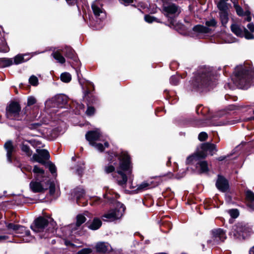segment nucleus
<instances>
[{"mask_svg":"<svg viewBox=\"0 0 254 254\" xmlns=\"http://www.w3.org/2000/svg\"><path fill=\"white\" fill-rule=\"evenodd\" d=\"M201 149L202 150L198 152L197 153L201 154L202 152H204L206 154V152L209 151L211 155H213L215 152L217 151L216 145L209 142L202 143L201 145Z\"/></svg>","mask_w":254,"mask_h":254,"instance_id":"obj_14","label":"nucleus"},{"mask_svg":"<svg viewBox=\"0 0 254 254\" xmlns=\"http://www.w3.org/2000/svg\"><path fill=\"white\" fill-rule=\"evenodd\" d=\"M119 2L125 6H127L133 2V0H119Z\"/></svg>","mask_w":254,"mask_h":254,"instance_id":"obj_51","label":"nucleus"},{"mask_svg":"<svg viewBox=\"0 0 254 254\" xmlns=\"http://www.w3.org/2000/svg\"><path fill=\"white\" fill-rule=\"evenodd\" d=\"M86 220V217L82 214H79L76 216V225L78 227L80 226L82 224L84 223Z\"/></svg>","mask_w":254,"mask_h":254,"instance_id":"obj_36","label":"nucleus"},{"mask_svg":"<svg viewBox=\"0 0 254 254\" xmlns=\"http://www.w3.org/2000/svg\"><path fill=\"white\" fill-rule=\"evenodd\" d=\"M219 16L222 24L225 26L229 20L227 11L219 12Z\"/></svg>","mask_w":254,"mask_h":254,"instance_id":"obj_32","label":"nucleus"},{"mask_svg":"<svg viewBox=\"0 0 254 254\" xmlns=\"http://www.w3.org/2000/svg\"><path fill=\"white\" fill-rule=\"evenodd\" d=\"M118 196H119V195L117 193H116L115 197L116 198H117Z\"/></svg>","mask_w":254,"mask_h":254,"instance_id":"obj_63","label":"nucleus"},{"mask_svg":"<svg viewBox=\"0 0 254 254\" xmlns=\"http://www.w3.org/2000/svg\"><path fill=\"white\" fill-rule=\"evenodd\" d=\"M109 162L104 167V171L107 174L114 173L113 177L116 179L117 184L123 188L126 186L127 177H130L132 172V165L130 157L127 152H122L120 156H111L109 158Z\"/></svg>","mask_w":254,"mask_h":254,"instance_id":"obj_1","label":"nucleus"},{"mask_svg":"<svg viewBox=\"0 0 254 254\" xmlns=\"http://www.w3.org/2000/svg\"><path fill=\"white\" fill-rule=\"evenodd\" d=\"M61 79L64 82H69L71 79V75L68 72H64L61 75Z\"/></svg>","mask_w":254,"mask_h":254,"instance_id":"obj_37","label":"nucleus"},{"mask_svg":"<svg viewBox=\"0 0 254 254\" xmlns=\"http://www.w3.org/2000/svg\"><path fill=\"white\" fill-rule=\"evenodd\" d=\"M85 137L86 139L89 141L90 144L94 146L97 150L102 152L105 147H109L108 142L104 143V146L100 143H96V141H104V136L99 129L95 130L88 131Z\"/></svg>","mask_w":254,"mask_h":254,"instance_id":"obj_8","label":"nucleus"},{"mask_svg":"<svg viewBox=\"0 0 254 254\" xmlns=\"http://www.w3.org/2000/svg\"><path fill=\"white\" fill-rule=\"evenodd\" d=\"M234 3V6L236 9V11L237 12V13L240 15H243V10L242 8L235 1L233 2Z\"/></svg>","mask_w":254,"mask_h":254,"instance_id":"obj_41","label":"nucleus"},{"mask_svg":"<svg viewBox=\"0 0 254 254\" xmlns=\"http://www.w3.org/2000/svg\"><path fill=\"white\" fill-rule=\"evenodd\" d=\"M31 57L28 54H18L13 58V64H19L28 61Z\"/></svg>","mask_w":254,"mask_h":254,"instance_id":"obj_19","label":"nucleus"},{"mask_svg":"<svg viewBox=\"0 0 254 254\" xmlns=\"http://www.w3.org/2000/svg\"><path fill=\"white\" fill-rule=\"evenodd\" d=\"M248 28L250 30L249 33H251L252 34H253V33L254 32V25L253 23H249L247 25Z\"/></svg>","mask_w":254,"mask_h":254,"instance_id":"obj_56","label":"nucleus"},{"mask_svg":"<svg viewBox=\"0 0 254 254\" xmlns=\"http://www.w3.org/2000/svg\"><path fill=\"white\" fill-rule=\"evenodd\" d=\"M232 32L237 36L243 37H245L247 39H253L254 36L243 26L237 23H233L231 26Z\"/></svg>","mask_w":254,"mask_h":254,"instance_id":"obj_12","label":"nucleus"},{"mask_svg":"<svg viewBox=\"0 0 254 254\" xmlns=\"http://www.w3.org/2000/svg\"><path fill=\"white\" fill-rule=\"evenodd\" d=\"M85 111V106L82 103H77L75 107V113L76 114H81Z\"/></svg>","mask_w":254,"mask_h":254,"instance_id":"obj_39","label":"nucleus"},{"mask_svg":"<svg viewBox=\"0 0 254 254\" xmlns=\"http://www.w3.org/2000/svg\"><path fill=\"white\" fill-rule=\"evenodd\" d=\"M56 222L50 217H39L34 221L31 228L40 238H47L54 233Z\"/></svg>","mask_w":254,"mask_h":254,"instance_id":"obj_3","label":"nucleus"},{"mask_svg":"<svg viewBox=\"0 0 254 254\" xmlns=\"http://www.w3.org/2000/svg\"><path fill=\"white\" fill-rule=\"evenodd\" d=\"M214 74L210 67L202 66L199 68L197 73L190 83V90L202 92L212 88L214 82Z\"/></svg>","mask_w":254,"mask_h":254,"instance_id":"obj_2","label":"nucleus"},{"mask_svg":"<svg viewBox=\"0 0 254 254\" xmlns=\"http://www.w3.org/2000/svg\"><path fill=\"white\" fill-rule=\"evenodd\" d=\"M39 53H38V54H39ZM37 54H38V53H32V56H33V55H37Z\"/></svg>","mask_w":254,"mask_h":254,"instance_id":"obj_64","label":"nucleus"},{"mask_svg":"<svg viewBox=\"0 0 254 254\" xmlns=\"http://www.w3.org/2000/svg\"><path fill=\"white\" fill-rule=\"evenodd\" d=\"M52 56L60 64H64L65 60L64 58L60 54V52L57 51L52 53Z\"/></svg>","mask_w":254,"mask_h":254,"instance_id":"obj_31","label":"nucleus"},{"mask_svg":"<svg viewBox=\"0 0 254 254\" xmlns=\"http://www.w3.org/2000/svg\"><path fill=\"white\" fill-rule=\"evenodd\" d=\"M21 149L27 156H31L32 154V151L27 145L24 143V142L21 145Z\"/></svg>","mask_w":254,"mask_h":254,"instance_id":"obj_34","label":"nucleus"},{"mask_svg":"<svg viewBox=\"0 0 254 254\" xmlns=\"http://www.w3.org/2000/svg\"><path fill=\"white\" fill-rule=\"evenodd\" d=\"M111 195V190H110L104 195V197L107 199V201L110 203L115 201L116 207L114 209L110 210L102 215V218L104 221H113L120 218L123 216L125 210L124 205L119 201H115L114 197Z\"/></svg>","mask_w":254,"mask_h":254,"instance_id":"obj_6","label":"nucleus"},{"mask_svg":"<svg viewBox=\"0 0 254 254\" xmlns=\"http://www.w3.org/2000/svg\"><path fill=\"white\" fill-rule=\"evenodd\" d=\"M217 7L220 12L227 11L228 6L225 1H219L217 4Z\"/></svg>","mask_w":254,"mask_h":254,"instance_id":"obj_38","label":"nucleus"},{"mask_svg":"<svg viewBox=\"0 0 254 254\" xmlns=\"http://www.w3.org/2000/svg\"><path fill=\"white\" fill-rule=\"evenodd\" d=\"M62 52L65 55V56L75 61L76 59L74 52L72 49L70 47L65 46L62 50Z\"/></svg>","mask_w":254,"mask_h":254,"instance_id":"obj_25","label":"nucleus"},{"mask_svg":"<svg viewBox=\"0 0 254 254\" xmlns=\"http://www.w3.org/2000/svg\"><path fill=\"white\" fill-rule=\"evenodd\" d=\"M214 243L223 242L226 238L225 232L222 229L219 228L212 231Z\"/></svg>","mask_w":254,"mask_h":254,"instance_id":"obj_15","label":"nucleus"},{"mask_svg":"<svg viewBox=\"0 0 254 254\" xmlns=\"http://www.w3.org/2000/svg\"><path fill=\"white\" fill-rule=\"evenodd\" d=\"M102 225L101 220L98 218H95L92 222L89 224L88 227L92 230H96L98 229Z\"/></svg>","mask_w":254,"mask_h":254,"instance_id":"obj_27","label":"nucleus"},{"mask_svg":"<svg viewBox=\"0 0 254 254\" xmlns=\"http://www.w3.org/2000/svg\"><path fill=\"white\" fill-rule=\"evenodd\" d=\"M232 80L235 85L242 89H248L254 85V71L249 70L243 66H237Z\"/></svg>","mask_w":254,"mask_h":254,"instance_id":"obj_4","label":"nucleus"},{"mask_svg":"<svg viewBox=\"0 0 254 254\" xmlns=\"http://www.w3.org/2000/svg\"><path fill=\"white\" fill-rule=\"evenodd\" d=\"M92 252L89 248H84L78 252V254H89Z\"/></svg>","mask_w":254,"mask_h":254,"instance_id":"obj_50","label":"nucleus"},{"mask_svg":"<svg viewBox=\"0 0 254 254\" xmlns=\"http://www.w3.org/2000/svg\"><path fill=\"white\" fill-rule=\"evenodd\" d=\"M48 166L49 169L52 174H54V173H56V167L54 164L50 162L48 164Z\"/></svg>","mask_w":254,"mask_h":254,"instance_id":"obj_47","label":"nucleus"},{"mask_svg":"<svg viewBox=\"0 0 254 254\" xmlns=\"http://www.w3.org/2000/svg\"><path fill=\"white\" fill-rule=\"evenodd\" d=\"M9 237L6 235H0V243H3L8 241Z\"/></svg>","mask_w":254,"mask_h":254,"instance_id":"obj_53","label":"nucleus"},{"mask_svg":"<svg viewBox=\"0 0 254 254\" xmlns=\"http://www.w3.org/2000/svg\"><path fill=\"white\" fill-rule=\"evenodd\" d=\"M250 254H254V246L249 251Z\"/></svg>","mask_w":254,"mask_h":254,"instance_id":"obj_58","label":"nucleus"},{"mask_svg":"<svg viewBox=\"0 0 254 254\" xmlns=\"http://www.w3.org/2000/svg\"><path fill=\"white\" fill-rule=\"evenodd\" d=\"M84 169V163L82 160L78 161L76 165L71 167V169L73 172L79 176H82Z\"/></svg>","mask_w":254,"mask_h":254,"instance_id":"obj_20","label":"nucleus"},{"mask_svg":"<svg viewBox=\"0 0 254 254\" xmlns=\"http://www.w3.org/2000/svg\"><path fill=\"white\" fill-rule=\"evenodd\" d=\"M246 20H247V21H251V17H250V16H247V18H246Z\"/></svg>","mask_w":254,"mask_h":254,"instance_id":"obj_61","label":"nucleus"},{"mask_svg":"<svg viewBox=\"0 0 254 254\" xmlns=\"http://www.w3.org/2000/svg\"><path fill=\"white\" fill-rule=\"evenodd\" d=\"M185 173H184V172H183V174H182V175L181 176H178V177H177V178H178V179H180V178H181L185 176Z\"/></svg>","mask_w":254,"mask_h":254,"instance_id":"obj_60","label":"nucleus"},{"mask_svg":"<svg viewBox=\"0 0 254 254\" xmlns=\"http://www.w3.org/2000/svg\"><path fill=\"white\" fill-rule=\"evenodd\" d=\"M95 112V108L91 106H88L85 113L87 116H93Z\"/></svg>","mask_w":254,"mask_h":254,"instance_id":"obj_43","label":"nucleus"},{"mask_svg":"<svg viewBox=\"0 0 254 254\" xmlns=\"http://www.w3.org/2000/svg\"><path fill=\"white\" fill-rule=\"evenodd\" d=\"M152 182L150 181H144L142 182L141 184L137 186V188L136 190L137 192L141 191L148 189L151 188L153 187L152 185Z\"/></svg>","mask_w":254,"mask_h":254,"instance_id":"obj_26","label":"nucleus"},{"mask_svg":"<svg viewBox=\"0 0 254 254\" xmlns=\"http://www.w3.org/2000/svg\"><path fill=\"white\" fill-rule=\"evenodd\" d=\"M41 126L40 123L31 124L29 125V128L30 129H36Z\"/></svg>","mask_w":254,"mask_h":254,"instance_id":"obj_55","label":"nucleus"},{"mask_svg":"<svg viewBox=\"0 0 254 254\" xmlns=\"http://www.w3.org/2000/svg\"><path fill=\"white\" fill-rule=\"evenodd\" d=\"M65 244L66 246H68L69 245H70V243L69 242H67V241H65Z\"/></svg>","mask_w":254,"mask_h":254,"instance_id":"obj_62","label":"nucleus"},{"mask_svg":"<svg viewBox=\"0 0 254 254\" xmlns=\"http://www.w3.org/2000/svg\"><path fill=\"white\" fill-rule=\"evenodd\" d=\"M21 107L16 102H11L6 108V114L7 117L11 119L17 121L22 120L23 116L21 113Z\"/></svg>","mask_w":254,"mask_h":254,"instance_id":"obj_10","label":"nucleus"},{"mask_svg":"<svg viewBox=\"0 0 254 254\" xmlns=\"http://www.w3.org/2000/svg\"><path fill=\"white\" fill-rule=\"evenodd\" d=\"M74 195L76 197V202L79 205H85L84 202H81L80 199L85 196V191L84 190L81 188H77L74 191Z\"/></svg>","mask_w":254,"mask_h":254,"instance_id":"obj_22","label":"nucleus"},{"mask_svg":"<svg viewBox=\"0 0 254 254\" xmlns=\"http://www.w3.org/2000/svg\"><path fill=\"white\" fill-rule=\"evenodd\" d=\"M225 158L226 157L225 156H221L218 158V160L219 161H222V160H224L225 159Z\"/></svg>","mask_w":254,"mask_h":254,"instance_id":"obj_59","label":"nucleus"},{"mask_svg":"<svg viewBox=\"0 0 254 254\" xmlns=\"http://www.w3.org/2000/svg\"><path fill=\"white\" fill-rule=\"evenodd\" d=\"M4 148L7 152V161L9 163H11L12 154L14 150L12 142L10 140L6 141L4 144Z\"/></svg>","mask_w":254,"mask_h":254,"instance_id":"obj_18","label":"nucleus"},{"mask_svg":"<svg viewBox=\"0 0 254 254\" xmlns=\"http://www.w3.org/2000/svg\"><path fill=\"white\" fill-rule=\"evenodd\" d=\"M246 199L247 205L252 210H254V193L251 190L246 191Z\"/></svg>","mask_w":254,"mask_h":254,"instance_id":"obj_24","label":"nucleus"},{"mask_svg":"<svg viewBox=\"0 0 254 254\" xmlns=\"http://www.w3.org/2000/svg\"><path fill=\"white\" fill-rule=\"evenodd\" d=\"M49 192H50V193L51 195H53V194H54V193L55 192V185L53 184H52V183H50V184L49 183Z\"/></svg>","mask_w":254,"mask_h":254,"instance_id":"obj_52","label":"nucleus"},{"mask_svg":"<svg viewBox=\"0 0 254 254\" xmlns=\"http://www.w3.org/2000/svg\"><path fill=\"white\" fill-rule=\"evenodd\" d=\"M96 250L98 252L105 253L111 250V246L108 243L99 242L96 245Z\"/></svg>","mask_w":254,"mask_h":254,"instance_id":"obj_21","label":"nucleus"},{"mask_svg":"<svg viewBox=\"0 0 254 254\" xmlns=\"http://www.w3.org/2000/svg\"><path fill=\"white\" fill-rule=\"evenodd\" d=\"M163 10L167 15L178 14L180 12L179 7L172 3H164L163 4Z\"/></svg>","mask_w":254,"mask_h":254,"instance_id":"obj_17","label":"nucleus"},{"mask_svg":"<svg viewBox=\"0 0 254 254\" xmlns=\"http://www.w3.org/2000/svg\"><path fill=\"white\" fill-rule=\"evenodd\" d=\"M180 77L178 75H173L171 77L170 81L171 84L176 85L178 84Z\"/></svg>","mask_w":254,"mask_h":254,"instance_id":"obj_40","label":"nucleus"},{"mask_svg":"<svg viewBox=\"0 0 254 254\" xmlns=\"http://www.w3.org/2000/svg\"><path fill=\"white\" fill-rule=\"evenodd\" d=\"M193 30L198 33L205 34L209 33L211 29L208 27L200 25H197L193 28Z\"/></svg>","mask_w":254,"mask_h":254,"instance_id":"obj_28","label":"nucleus"},{"mask_svg":"<svg viewBox=\"0 0 254 254\" xmlns=\"http://www.w3.org/2000/svg\"><path fill=\"white\" fill-rule=\"evenodd\" d=\"M206 156L204 152L201 154L197 153L190 155L187 158L186 163L194 164L196 166V169L199 173H204L208 171V164L206 161L202 159Z\"/></svg>","mask_w":254,"mask_h":254,"instance_id":"obj_7","label":"nucleus"},{"mask_svg":"<svg viewBox=\"0 0 254 254\" xmlns=\"http://www.w3.org/2000/svg\"><path fill=\"white\" fill-rule=\"evenodd\" d=\"M13 64V59L11 58H0V65L3 67L9 66Z\"/></svg>","mask_w":254,"mask_h":254,"instance_id":"obj_30","label":"nucleus"},{"mask_svg":"<svg viewBox=\"0 0 254 254\" xmlns=\"http://www.w3.org/2000/svg\"><path fill=\"white\" fill-rule=\"evenodd\" d=\"M216 186L219 190L225 192L228 189L229 184L226 179L221 176L218 175Z\"/></svg>","mask_w":254,"mask_h":254,"instance_id":"obj_16","label":"nucleus"},{"mask_svg":"<svg viewBox=\"0 0 254 254\" xmlns=\"http://www.w3.org/2000/svg\"><path fill=\"white\" fill-rule=\"evenodd\" d=\"M67 103L66 97L64 95H57L45 102V106L48 108H62Z\"/></svg>","mask_w":254,"mask_h":254,"instance_id":"obj_11","label":"nucleus"},{"mask_svg":"<svg viewBox=\"0 0 254 254\" xmlns=\"http://www.w3.org/2000/svg\"><path fill=\"white\" fill-rule=\"evenodd\" d=\"M102 202L101 199L98 197H95L91 199V202H90L91 204H100Z\"/></svg>","mask_w":254,"mask_h":254,"instance_id":"obj_46","label":"nucleus"},{"mask_svg":"<svg viewBox=\"0 0 254 254\" xmlns=\"http://www.w3.org/2000/svg\"><path fill=\"white\" fill-rule=\"evenodd\" d=\"M216 23H217V22L214 19H210V20L206 21L205 22L206 25L208 27H209V26L214 27L216 26Z\"/></svg>","mask_w":254,"mask_h":254,"instance_id":"obj_49","label":"nucleus"},{"mask_svg":"<svg viewBox=\"0 0 254 254\" xmlns=\"http://www.w3.org/2000/svg\"><path fill=\"white\" fill-rule=\"evenodd\" d=\"M36 102V99L33 96H29L27 98V106L25 107L24 111V114H28V111L30 109V106L35 104Z\"/></svg>","mask_w":254,"mask_h":254,"instance_id":"obj_29","label":"nucleus"},{"mask_svg":"<svg viewBox=\"0 0 254 254\" xmlns=\"http://www.w3.org/2000/svg\"><path fill=\"white\" fill-rule=\"evenodd\" d=\"M207 134L205 132H201L198 135V139L200 141H204L207 138Z\"/></svg>","mask_w":254,"mask_h":254,"instance_id":"obj_48","label":"nucleus"},{"mask_svg":"<svg viewBox=\"0 0 254 254\" xmlns=\"http://www.w3.org/2000/svg\"><path fill=\"white\" fill-rule=\"evenodd\" d=\"M235 123H234L233 121H230V122H228L227 123H223L222 124H220V125H232V124H235Z\"/></svg>","mask_w":254,"mask_h":254,"instance_id":"obj_57","label":"nucleus"},{"mask_svg":"<svg viewBox=\"0 0 254 254\" xmlns=\"http://www.w3.org/2000/svg\"><path fill=\"white\" fill-rule=\"evenodd\" d=\"M33 172L35 180L29 184L30 190L34 193L43 192L49 186L48 177L44 170L36 165L34 167Z\"/></svg>","mask_w":254,"mask_h":254,"instance_id":"obj_5","label":"nucleus"},{"mask_svg":"<svg viewBox=\"0 0 254 254\" xmlns=\"http://www.w3.org/2000/svg\"><path fill=\"white\" fill-rule=\"evenodd\" d=\"M228 212L230 216L233 218H237L239 216V211L237 209H230L228 211Z\"/></svg>","mask_w":254,"mask_h":254,"instance_id":"obj_44","label":"nucleus"},{"mask_svg":"<svg viewBox=\"0 0 254 254\" xmlns=\"http://www.w3.org/2000/svg\"><path fill=\"white\" fill-rule=\"evenodd\" d=\"M67 4L70 6L77 4L78 0H65Z\"/></svg>","mask_w":254,"mask_h":254,"instance_id":"obj_54","label":"nucleus"},{"mask_svg":"<svg viewBox=\"0 0 254 254\" xmlns=\"http://www.w3.org/2000/svg\"><path fill=\"white\" fill-rule=\"evenodd\" d=\"M8 51L9 48L7 46L5 39L3 37L0 39V52L6 53L8 52Z\"/></svg>","mask_w":254,"mask_h":254,"instance_id":"obj_33","label":"nucleus"},{"mask_svg":"<svg viewBox=\"0 0 254 254\" xmlns=\"http://www.w3.org/2000/svg\"><path fill=\"white\" fill-rule=\"evenodd\" d=\"M6 227L9 231H13L15 234L22 235L24 237L23 241L25 242H30L33 240L30 231L24 226L10 223L6 224Z\"/></svg>","mask_w":254,"mask_h":254,"instance_id":"obj_9","label":"nucleus"},{"mask_svg":"<svg viewBox=\"0 0 254 254\" xmlns=\"http://www.w3.org/2000/svg\"><path fill=\"white\" fill-rule=\"evenodd\" d=\"M29 81V83L33 86H37L38 84V78L34 75H32L30 77Z\"/></svg>","mask_w":254,"mask_h":254,"instance_id":"obj_42","label":"nucleus"},{"mask_svg":"<svg viewBox=\"0 0 254 254\" xmlns=\"http://www.w3.org/2000/svg\"><path fill=\"white\" fill-rule=\"evenodd\" d=\"M144 20L146 22L149 23H151L153 21H156V18L154 16H152L149 15H146L144 16Z\"/></svg>","mask_w":254,"mask_h":254,"instance_id":"obj_45","label":"nucleus"},{"mask_svg":"<svg viewBox=\"0 0 254 254\" xmlns=\"http://www.w3.org/2000/svg\"><path fill=\"white\" fill-rule=\"evenodd\" d=\"M92 9L94 14L96 17L99 16L101 14H104L103 9H102V6L97 0L92 3Z\"/></svg>","mask_w":254,"mask_h":254,"instance_id":"obj_23","label":"nucleus"},{"mask_svg":"<svg viewBox=\"0 0 254 254\" xmlns=\"http://www.w3.org/2000/svg\"><path fill=\"white\" fill-rule=\"evenodd\" d=\"M36 154H33L31 159L33 161H36L44 164L45 161L48 160L50 158L49 152L46 149H36Z\"/></svg>","mask_w":254,"mask_h":254,"instance_id":"obj_13","label":"nucleus"},{"mask_svg":"<svg viewBox=\"0 0 254 254\" xmlns=\"http://www.w3.org/2000/svg\"><path fill=\"white\" fill-rule=\"evenodd\" d=\"M25 141L29 142L32 146L37 148H41L44 146L41 143V141L38 139H31L29 140H25Z\"/></svg>","mask_w":254,"mask_h":254,"instance_id":"obj_35","label":"nucleus"}]
</instances>
